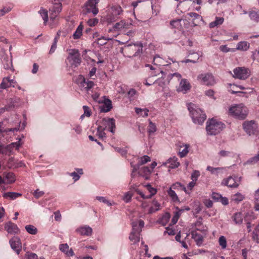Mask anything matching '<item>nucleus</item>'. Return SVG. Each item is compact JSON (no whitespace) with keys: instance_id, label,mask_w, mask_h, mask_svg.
<instances>
[{"instance_id":"obj_1","label":"nucleus","mask_w":259,"mask_h":259,"mask_svg":"<svg viewBox=\"0 0 259 259\" xmlns=\"http://www.w3.org/2000/svg\"><path fill=\"white\" fill-rule=\"evenodd\" d=\"M187 106L194 123L200 125L202 124L206 118L205 113L193 103H189Z\"/></svg>"},{"instance_id":"obj_2","label":"nucleus","mask_w":259,"mask_h":259,"mask_svg":"<svg viewBox=\"0 0 259 259\" xmlns=\"http://www.w3.org/2000/svg\"><path fill=\"white\" fill-rule=\"evenodd\" d=\"M225 127V125L222 122L211 119L207 122L206 130L208 135H215L220 133Z\"/></svg>"},{"instance_id":"obj_3","label":"nucleus","mask_w":259,"mask_h":259,"mask_svg":"<svg viewBox=\"0 0 259 259\" xmlns=\"http://www.w3.org/2000/svg\"><path fill=\"white\" fill-rule=\"evenodd\" d=\"M229 112L230 115L240 119H244L247 115L246 108L242 104L236 105L229 108Z\"/></svg>"},{"instance_id":"obj_4","label":"nucleus","mask_w":259,"mask_h":259,"mask_svg":"<svg viewBox=\"0 0 259 259\" xmlns=\"http://www.w3.org/2000/svg\"><path fill=\"white\" fill-rule=\"evenodd\" d=\"M67 60L71 67H77L81 62L80 54L78 50L71 49L69 51Z\"/></svg>"},{"instance_id":"obj_5","label":"nucleus","mask_w":259,"mask_h":259,"mask_svg":"<svg viewBox=\"0 0 259 259\" xmlns=\"http://www.w3.org/2000/svg\"><path fill=\"white\" fill-rule=\"evenodd\" d=\"M233 77L241 80H245L250 76V70L244 67H238L233 70Z\"/></svg>"},{"instance_id":"obj_6","label":"nucleus","mask_w":259,"mask_h":259,"mask_svg":"<svg viewBox=\"0 0 259 259\" xmlns=\"http://www.w3.org/2000/svg\"><path fill=\"white\" fill-rule=\"evenodd\" d=\"M99 2V0H88L84 6L85 14L92 13L94 16H96L99 12L97 8Z\"/></svg>"},{"instance_id":"obj_7","label":"nucleus","mask_w":259,"mask_h":259,"mask_svg":"<svg viewBox=\"0 0 259 259\" xmlns=\"http://www.w3.org/2000/svg\"><path fill=\"white\" fill-rule=\"evenodd\" d=\"M125 48L127 52L131 54L129 57L137 56L142 53L143 45L142 43L128 45Z\"/></svg>"},{"instance_id":"obj_8","label":"nucleus","mask_w":259,"mask_h":259,"mask_svg":"<svg viewBox=\"0 0 259 259\" xmlns=\"http://www.w3.org/2000/svg\"><path fill=\"white\" fill-rule=\"evenodd\" d=\"M242 126L244 131L249 136L254 135L257 128V124L254 120L244 121Z\"/></svg>"},{"instance_id":"obj_9","label":"nucleus","mask_w":259,"mask_h":259,"mask_svg":"<svg viewBox=\"0 0 259 259\" xmlns=\"http://www.w3.org/2000/svg\"><path fill=\"white\" fill-rule=\"evenodd\" d=\"M111 14L112 16L109 15L107 18L108 22H113L117 20V16L120 15L122 13V10L120 6L118 5L113 6L111 7Z\"/></svg>"},{"instance_id":"obj_10","label":"nucleus","mask_w":259,"mask_h":259,"mask_svg":"<svg viewBox=\"0 0 259 259\" xmlns=\"http://www.w3.org/2000/svg\"><path fill=\"white\" fill-rule=\"evenodd\" d=\"M202 83L207 85H212L215 83L213 76L210 74H201L198 76Z\"/></svg>"},{"instance_id":"obj_11","label":"nucleus","mask_w":259,"mask_h":259,"mask_svg":"<svg viewBox=\"0 0 259 259\" xmlns=\"http://www.w3.org/2000/svg\"><path fill=\"white\" fill-rule=\"evenodd\" d=\"M190 17L192 18V21L194 26H197L202 21V17L198 14L194 12H190L187 14L186 18L190 20Z\"/></svg>"},{"instance_id":"obj_12","label":"nucleus","mask_w":259,"mask_h":259,"mask_svg":"<svg viewBox=\"0 0 259 259\" xmlns=\"http://www.w3.org/2000/svg\"><path fill=\"white\" fill-rule=\"evenodd\" d=\"M10 243L12 248L19 254L21 250V243L19 238L13 237L10 240Z\"/></svg>"},{"instance_id":"obj_13","label":"nucleus","mask_w":259,"mask_h":259,"mask_svg":"<svg viewBox=\"0 0 259 259\" xmlns=\"http://www.w3.org/2000/svg\"><path fill=\"white\" fill-rule=\"evenodd\" d=\"M5 228L9 233L11 234H17L20 232V230L17 225L11 222L6 223Z\"/></svg>"},{"instance_id":"obj_14","label":"nucleus","mask_w":259,"mask_h":259,"mask_svg":"<svg viewBox=\"0 0 259 259\" xmlns=\"http://www.w3.org/2000/svg\"><path fill=\"white\" fill-rule=\"evenodd\" d=\"M76 231L80 235L89 236L92 234L93 230L89 226L85 225L78 228Z\"/></svg>"},{"instance_id":"obj_15","label":"nucleus","mask_w":259,"mask_h":259,"mask_svg":"<svg viewBox=\"0 0 259 259\" xmlns=\"http://www.w3.org/2000/svg\"><path fill=\"white\" fill-rule=\"evenodd\" d=\"M191 85L189 82L186 79H182L180 82V85L177 89L178 92H182L183 93H186L187 92L190 90Z\"/></svg>"},{"instance_id":"obj_16","label":"nucleus","mask_w":259,"mask_h":259,"mask_svg":"<svg viewBox=\"0 0 259 259\" xmlns=\"http://www.w3.org/2000/svg\"><path fill=\"white\" fill-rule=\"evenodd\" d=\"M59 249L68 256H72L74 255L72 248H69L67 243L61 244L59 245Z\"/></svg>"},{"instance_id":"obj_17","label":"nucleus","mask_w":259,"mask_h":259,"mask_svg":"<svg viewBox=\"0 0 259 259\" xmlns=\"http://www.w3.org/2000/svg\"><path fill=\"white\" fill-rule=\"evenodd\" d=\"M222 183L231 188H236L239 186V183L232 177H229L227 179L224 180Z\"/></svg>"},{"instance_id":"obj_18","label":"nucleus","mask_w":259,"mask_h":259,"mask_svg":"<svg viewBox=\"0 0 259 259\" xmlns=\"http://www.w3.org/2000/svg\"><path fill=\"white\" fill-rule=\"evenodd\" d=\"M131 24L126 23L124 20H121L120 22L116 23L113 26V29L114 31H119L124 28H129Z\"/></svg>"},{"instance_id":"obj_19","label":"nucleus","mask_w":259,"mask_h":259,"mask_svg":"<svg viewBox=\"0 0 259 259\" xmlns=\"http://www.w3.org/2000/svg\"><path fill=\"white\" fill-rule=\"evenodd\" d=\"M192 238L195 240L196 244L200 246L203 244V237L202 235L198 234L196 231L191 232Z\"/></svg>"},{"instance_id":"obj_20","label":"nucleus","mask_w":259,"mask_h":259,"mask_svg":"<svg viewBox=\"0 0 259 259\" xmlns=\"http://www.w3.org/2000/svg\"><path fill=\"white\" fill-rule=\"evenodd\" d=\"M2 62L5 69L11 70L12 71L14 70L11 58L9 59L8 57H4L2 60Z\"/></svg>"},{"instance_id":"obj_21","label":"nucleus","mask_w":259,"mask_h":259,"mask_svg":"<svg viewBox=\"0 0 259 259\" xmlns=\"http://www.w3.org/2000/svg\"><path fill=\"white\" fill-rule=\"evenodd\" d=\"M3 175L6 184H12L16 181L15 176L13 172H5Z\"/></svg>"},{"instance_id":"obj_22","label":"nucleus","mask_w":259,"mask_h":259,"mask_svg":"<svg viewBox=\"0 0 259 259\" xmlns=\"http://www.w3.org/2000/svg\"><path fill=\"white\" fill-rule=\"evenodd\" d=\"M112 108L111 101L109 99H105L104 104L101 106V111L104 112H107L111 110Z\"/></svg>"},{"instance_id":"obj_23","label":"nucleus","mask_w":259,"mask_h":259,"mask_svg":"<svg viewBox=\"0 0 259 259\" xmlns=\"http://www.w3.org/2000/svg\"><path fill=\"white\" fill-rule=\"evenodd\" d=\"M141 230L132 231L129 236L130 240L135 244L140 241V233Z\"/></svg>"},{"instance_id":"obj_24","label":"nucleus","mask_w":259,"mask_h":259,"mask_svg":"<svg viewBox=\"0 0 259 259\" xmlns=\"http://www.w3.org/2000/svg\"><path fill=\"white\" fill-rule=\"evenodd\" d=\"M168 164V167L171 168L178 167L180 165V163L178 161V158L176 157L170 158L164 163L165 165Z\"/></svg>"},{"instance_id":"obj_25","label":"nucleus","mask_w":259,"mask_h":259,"mask_svg":"<svg viewBox=\"0 0 259 259\" xmlns=\"http://www.w3.org/2000/svg\"><path fill=\"white\" fill-rule=\"evenodd\" d=\"M104 120L107 123L108 127L110 129V131L112 133H114L115 125V120L113 118H109L107 119H104Z\"/></svg>"},{"instance_id":"obj_26","label":"nucleus","mask_w":259,"mask_h":259,"mask_svg":"<svg viewBox=\"0 0 259 259\" xmlns=\"http://www.w3.org/2000/svg\"><path fill=\"white\" fill-rule=\"evenodd\" d=\"M94 85V83L92 81L86 80L84 78H82V81L80 82V85L84 88L85 91H88Z\"/></svg>"},{"instance_id":"obj_27","label":"nucleus","mask_w":259,"mask_h":259,"mask_svg":"<svg viewBox=\"0 0 259 259\" xmlns=\"http://www.w3.org/2000/svg\"><path fill=\"white\" fill-rule=\"evenodd\" d=\"M22 194L17 192H9L4 193L3 196L5 198H9L10 199H15L18 197L21 196Z\"/></svg>"},{"instance_id":"obj_28","label":"nucleus","mask_w":259,"mask_h":259,"mask_svg":"<svg viewBox=\"0 0 259 259\" xmlns=\"http://www.w3.org/2000/svg\"><path fill=\"white\" fill-rule=\"evenodd\" d=\"M243 217L241 212H236L233 215L232 219L236 224L240 225L242 223Z\"/></svg>"},{"instance_id":"obj_29","label":"nucleus","mask_w":259,"mask_h":259,"mask_svg":"<svg viewBox=\"0 0 259 259\" xmlns=\"http://www.w3.org/2000/svg\"><path fill=\"white\" fill-rule=\"evenodd\" d=\"M172 190H176L177 191L181 190L185 191L186 193H188L187 192L186 187L184 185H182L180 182H176L174 184H173L171 187L169 188Z\"/></svg>"},{"instance_id":"obj_30","label":"nucleus","mask_w":259,"mask_h":259,"mask_svg":"<svg viewBox=\"0 0 259 259\" xmlns=\"http://www.w3.org/2000/svg\"><path fill=\"white\" fill-rule=\"evenodd\" d=\"M249 44L247 41H240L238 43L236 49L242 51H246L249 48Z\"/></svg>"},{"instance_id":"obj_31","label":"nucleus","mask_w":259,"mask_h":259,"mask_svg":"<svg viewBox=\"0 0 259 259\" xmlns=\"http://www.w3.org/2000/svg\"><path fill=\"white\" fill-rule=\"evenodd\" d=\"M135 112L139 115L142 117H147L148 115L149 110L147 108H140L136 107L135 108Z\"/></svg>"},{"instance_id":"obj_32","label":"nucleus","mask_w":259,"mask_h":259,"mask_svg":"<svg viewBox=\"0 0 259 259\" xmlns=\"http://www.w3.org/2000/svg\"><path fill=\"white\" fill-rule=\"evenodd\" d=\"M191 59H186L185 61H182V62L184 63H189V62H192L193 63H195L197 62V60L199 59L200 55L197 53L193 52L191 54Z\"/></svg>"},{"instance_id":"obj_33","label":"nucleus","mask_w":259,"mask_h":259,"mask_svg":"<svg viewBox=\"0 0 259 259\" xmlns=\"http://www.w3.org/2000/svg\"><path fill=\"white\" fill-rule=\"evenodd\" d=\"M167 192L168 196L171 198V200L174 202H180L179 197L174 190H172L170 188H169V189L167 190Z\"/></svg>"},{"instance_id":"obj_34","label":"nucleus","mask_w":259,"mask_h":259,"mask_svg":"<svg viewBox=\"0 0 259 259\" xmlns=\"http://www.w3.org/2000/svg\"><path fill=\"white\" fill-rule=\"evenodd\" d=\"M224 20V19L223 17H216L215 21L209 23V27L213 28L218 25H220L223 23Z\"/></svg>"},{"instance_id":"obj_35","label":"nucleus","mask_w":259,"mask_h":259,"mask_svg":"<svg viewBox=\"0 0 259 259\" xmlns=\"http://www.w3.org/2000/svg\"><path fill=\"white\" fill-rule=\"evenodd\" d=\"M252 238L253 241L259 243V224L255 227L253 231Z\"/></svg>"},{"instance_id":"obj_36","label":"nucleus","mask_w":259,"mask_h":259,"mask_svg":"<svg viewBox=\"0 0 259 259\" xmlns=\"http://www.w3.org/2000/svg\"><path fill=\"white\" fill-rule=\"evenodd\" d=\"M152 204L153 206L150 207L149 209V213H152L159 209L160 204L157 201L153 200Z\"/></svg>"},{"instance_id":"obj_37","label":"nucleus","mask_w":259,"mask_h":259,"mask_svg":"<svg viewBox=\"0 0 259 259\" xmlns=\"http://www.w3.org/2000/svg\"><path fill=\"white\" fill-rule=\"evenodd\" d=\"M151 168L148 166H144L139 170V173L143 176H149L151 173Z\"/></svg>"},{"instance_id":"obj_38","label":"nucleus","mask_w":259,"mask_h":259,"mask_svg":"<svg viewBox=\"0 0 259 259\" xmlns=\"http://www.w3.org/2000/svg\"><path fill=\"white\" fill-rule=\"evenodd\" d=\"M249 16L251 20L255 22L259 21V12L250 11L249 13Z\"/></svg>"},{"instance_id":"obj_39","label":"nucleus","mask_w":259,"mask_h":259,"mask_svg":"<svg viewBox=\"0 0 259 259\" xmlns=\"http://www.w3.org/2000/svg\"><path fill=\"white\" fill-rule=\"evenodd\" d=\"M25 229L29 234L31 235H35L37 233V229L32 225H26Z\"/></svg>"},{"instance_id":"obj_40","label":"nucleus","mask_w":259,"mask_h":259,"mask_svg":"<svg viewBox=\"0 0 259 259\" xmlns=\"http://www.w3.org/2000/svg\"><path fill=\"white\" fill-rule=\"evenodd\" d=\"M83 29V26L81 24H80L77 28L76 31L74 32L73 34V37L75 39H77L80 38L81 35H82V31Z\"/></svg>"},{"instance_id":"obj_41","label":"nucleus","mask_w":259,"mask_h":259,"mask_svg":"<svg viewBox=\"0 0 259 259\" xmlns=\"http://www.w3.org/2000/svg\"><path fill=\"white\" fill-rule=\"evenodd\" d=\"M11 87L9 84V77H4L0 84V89H6Z\"/></svg>"},{"instance_id":"obj_42","label":"nucleus","mask_w":259,"mask_h":259,"mask_svg":"<svg viewBox=\"0 0 259 259\" xmlns=\"http://www.w3.org/2000/svg\"><path fill=\"white\" fill-rule=\"evenodd\" d=\"M244 198V196L239 193H237L232 196V201L236 203H238L241 201Z\"/></svg>"},{"instance_id":"obj_43","label":"nucleus","mask_w":259,"mask_h":259,"mask_svg":"<svg viewBox=\"0 0 259 259\" xmlns=\"http://www.w3.org/2000/svg\"><path fill=\"white\" fill-rule=\"evenodd\" d=\"M257 162H259V151L258 153L256 155L249 159L244 163V164H253L257 163Z\"/></svg>"},{"instance_id":"obj_44","label":"nucleus","mask_w":259,"mask_h":259,"mask_svg":"<svg viewBox=\"0 0 259 259\" xmlns=\"http://www.w3.org/2000/svg\"><path fill=\"white\" fill-rule=\"evenodd\" d=\"M39 13L44 20V23L46 24L48 20V15L47 10L41 8L39 11Z\"/></svg>"},{"instance_id":"obj_45","label":"nucleus","mask_w":259,"mask_h":259,"mask_svg":"<svg viewBox=\"0 0 259 259\" xmlns=\"http://www.w3.org/2000/svg\"><path fill=\"white\" fill-rule=\"evenodd\" d=\"M156 127L155 123H153L151 121H149L148 125V132L149 135H151L156 131Z\"/></svg>"},{"instance_id":"obj_46","label":"nucleus","mask_w":259,"mask_h":259,"mask_svg":"<svg viewBox=\"0 0 259 259\" xmlns=\"http://www.w3.org/2000/svg\"><path fill=\"white\" fill-rule=\"evenodd\" d=\"M255 204L254 208L256 211H259V190H256L254 194Z\"/></svg>"},{"instance_id":"obj_47","label":"nucleus","mask_w":259,"mask_h":259,"mask_svg":"<svg viewBox=\"0 0 259 259\" xmlns=\"http://www.w3.org/2000/svg\"><path fill=\"white\" fill-rule=\"evenodd\" d=\"M219 245L222 249H225L227 247V241L225 236H221L219 239Z\"/></svg>"},{"instance_id":"obj_48","label":"nucleus","mask_w":259,"mask_h":259,"mask_svg":"<svg viewBox=\"0 0 259 259\" xmlns=\"http://www.w3.org/2000/svg\"><path fill=\"white\" fill-rule=\"evenodd\" d=\"M62 10V4L59 3L56 4L52 9L51 10H50V11H53L54 12H55L56 13L59 14L60 12Z\"/></svg>"},{"instance_id":"obj_49","label":"nucleus","mask_w":259,"mask_h":259,"mask_svg":"<svg viewBox=\"0 0 259 259\" xmlns=\"http://www.w3.org/2000/svg\"><path fill=\"white\" fill-rule=\"evenodd\" d=\"M20 146V143L19 142H15L10 144L9 145H7V147L8 148L9 152L10 154L12 152V150L14 148H16V149L18 150Z\"/></svg>"},{"instance_id":"obj_50","label":"nucleus","mask_w":259,"mask_h":259,"mask_svg":"<svg viewBox=\"0 0 259 259\" xmlns=\"http://www.w3.org/2000/svg\"><path fill=\"white\" fill-rule=\"evenodd\" d=\"M146 187L149 192L150 193L149 195H148L147 197L151 198L154 195H155L156 193V189H155L154 188H152L150 185H147Z\"/></svg>"},{"instance_id":"obj_51","label":"nucleus","mask_w":259,"mask_h":259,"mask_svg":"<svg viewBox=\"0 0 259 259\" xmlns=\"http://www.w3.org/2000/svg\"><path fill=\"white\" fill-rule=\"evenodd\" d=\"M150 161V158L147 155L141 157L138 162V165H141Z\"/></svg>"},{"instance_id":"obj_52","label":"nucleus","mask_w":259,"mask_h":259,"mask_svg":"<svg viewBox=\"0 0 259 259\" xmlns=\"http://www.w3.org/2000/svg\"><path fill=\"white\" fill-rule=\"evenodd\" d=\"M9 103L5 107L6 108L7 111H10L12 109H13L15 107V103L16 101L13 99H10L9 100Z\"/></svg>"},{"instance_id":"obj_53","label":"nucleus","mask_w":259,"mask_h":259,"mask_svg":"<svg viewBox=\"0 0 259 259\" xmlns=\"http://www.w3.org/2000/svg\"><path fill=\"white\" fill-rule=\"evenodd\" d=\"M83 109L84 111V114L81 116V118H82L84 115L87 117H90L91 115V111L90 108L88 106H83Z\"/></svg>"},{"instance_id":"obj_54","label":"nucleus","mask_w":259,"mask_h":259,"mask_svg":"<svg viewBox=\"0 0 259 259\" xmlns=\"http://www.w3.org/2000/svg\"><path fill=\"white\" fill-rule=\"evenodd\" d=\"M189 146L188 145H185L184 149L179 152V155L181 157H184L187 155L189 152Z\"/></svg>"},{"instance_id":"obj_55","label":"nucleus","mask_w":259,"mask_h":259,"mask_svg":"<svg viewBox=\"0 0 259 259\" xmlns=\"http://www.w3.org/2000/svg\"><path fill=\"white\" fill-rule=\"evenodd\" d=\"M96 199L100 202L107 204L108 206H111L112 205L111 203L104 197L97 196Z\"/></svg>"},{"instance_id":"obj_56","label":"nucleus","mask_w":259,"mask_h":259,"mask_svg":"<svg viewBox=\"0 0 259 259\" xmlns=\"http://www.w3.org/2000/svg\"><path fill=\"white\" fill-rule=\"evenodd\" d=\"M8 148L7 146H4V145H0V154L10 155Z\"/></svg>"},{"instance_id":"obj_57","label":"nucleus","mask_w":259,"mask_h":259,"mask_svg":"<svg viewBox=\"0 0 259 259\" xmlns=\"http://www.w3.org/2000/svg\"><path fill=\"white\" fill-rule=\"evenodd\" d=\"M200 176V172L198 170H194L191 175V179L193 181L196 182Z\"/></svg>"},{"instance_id":"obj_58","label":"nucleus","mask_w":259,"mask_h":259,"mask_svg":"<svg viewBox=\"0 0 259 259\" xmlns=\"http://www.w3.org/2000/svg\"><path fill=\"white\" fill-rule=\"evenodd\" d=\"M98 22L99 20L97 18H95L89 19L87 23L90 26H94L98 23Z\"/></svg>"},{"instance_id":"obj_59","label":"nucleus","mask_w":259,"mask_h":259,"mask_svg":"<svg viewBox=\"0 0 259 259\" xmlns=\"http://www.w3.org/2000/svg\"><path fill=\"white\" fill-rule=\"evenodd\" d=\"M58 42V40H57V38H54V42L51 47V49H50V52H49V53L50 54L53 53L56 48H57V43Z\"/></svg>"},{"instance_id":"obj_60","label":"nucleus","mask_w":259,"mask_h":259,"mask_svg":"<svg viewBox=\"0 0 259 259\" xmlns=\"http://www.w3.org/2000/svg\"><path fill=\"white\" fill-rule=\"evenodd\" d=\"M211 197L214 201H219L222 195L219 193L213 192L211 194Z\"/></svg>"},{"instance_id":"obj_61","label":"nucleus","mask_w":259,"mask_h":259,"mask_svg":"<svg viewBox=\"0 0 259 259\" xmlns=\"http://www.w3.org/2000/svg\"><path fill=\"white\" fill-rule=\"evenodd\" d=\"M132 194L130 192L126 193L123 197V199L126 203L130 202L131 200Z\"/></svg>"},{"instance_id":"obj_62","label":"nucleus","mask_w":259,"mask_h":259,"mask_svg":"<svg viewBox=\"0 0 259 259\" xmlns=\"http://www.w3.org/2000/svg\"><path fill=\"white\" fill-rule=\"evenodd\" d=\"M51 11V13H50V20L51 21H52L53 23H55V21H56V18L57 17V16H58V14L57 13H56L55 12H54L53 11Z\"/></svg>"},{"instance_id":"obj_63","label":"nucleus","mask_w":259,"mask_h":259,"mask_svg":"<svg viewBox=\"0 0 259 259\" xmlns=\"http://www.w3.org/2000/svg\"><path fill=\"white\" fill-rule=\"evenodd\" d=\"M25 259H38L37 255L34 253H27Z\"/></svg>"},{"instance_id":"obj_64","label":"nucleus","mask_w":259,"mask_h":259,"mask_svg":"<svg viewBox=\"0 0 259 259\" xmlns=\"http://www.w3.org/2000/svg\"><path fill=\"white\" fill-rule=\"evenodd\" d=\"M45 194L44 192L42 191H39L38 189L36 190L34 192V196L36 198H38Z\"/></svg>"}]
</instances>
